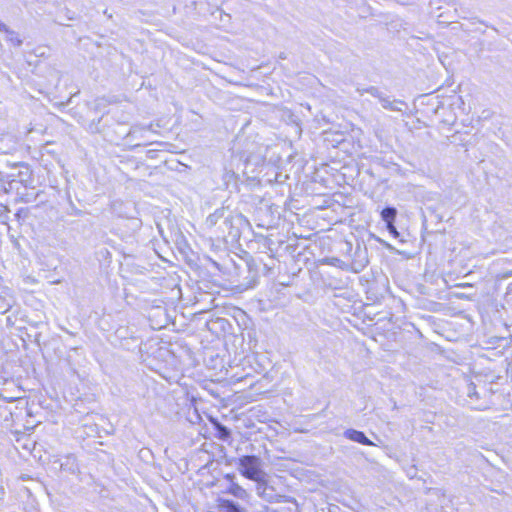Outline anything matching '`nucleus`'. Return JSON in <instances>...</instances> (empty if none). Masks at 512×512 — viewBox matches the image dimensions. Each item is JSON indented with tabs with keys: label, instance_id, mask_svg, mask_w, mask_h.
I'll return each mask as SVG.
<instances>
[{
	"label": "nucleus",
	"instance_id": "obj_1",
	"mask_svg": "<svg viewBox=\"0 0 512 512\" xmlns=\"http://www.w3.org/2000/svg\"><path fill=\"white\" fill-rule=\"evenodd\" d=\"M250 228L248 219L240 213L232 211L227 221H222L217 227L216 233L218 237H222L225 241L230 239L231 242L238 241L245 229Z\"/></svg>",
	"mask_w": 512,
	"mask_h": 512
},
{
	"label": "nucleus",
	"instance_id": "obj_2",
	"mask_svg": "<svg viewBox=\"0 0 512 512\" xmlns=\"http://www.w3.org/2000/svg\"><path fill=\"white\" fill-rule=\"evenodd\" d=\"M261 267L265 269L266 265L261 261L258 262L252 256L245 258L243 264H235L236 275L244 289L254 288L258 284Z\"/></svg>",
	"mask_w": 512,
	"mask_h": 512
},
{
	"label": "nucleus",
	"instance_id": "obj_3",
	"mask_svg": "<svg viewBox=\"0 0 512 512\" xmlns=\"http://www.w3.org/2000/svg\"><path fill=\"white\" fill-rule=\"evenodd\" d=\"M237 466L238 471L245 478L252 481L265 480L266 473L262 468V460L256 455H243L233 458L229 463Z\"/></svg>",
	"mask_w": 512,
	"mask_h": 512
},
{
	"label": "nucleus",
	"instance_id": "obj_4",
	"mask_svg": "<svg viewBox=\"0 0 512 512\" xmlns=\"http://www.w3.org/2000/svg\"><path fill=\"white\" fill-rule=\"evenodd\" d=\"M7 178L9 179V189H13L15 183H20L25 188L33 187V172L30 166L24 162L14 163L12 166V172L7 174Z\"/></svg>",
	"mask_w": 512,
	"mask_h": 512
},
{
	"label": "nucleus",
	"instance_id": "obj_5",
	"mask_svg": "<svg viewBox=\"0 0 512 512\" xmlns=\"http://www.w3.org/2000/svg\"><path fill=\"white\" fill-rule=\"evenodd\" d=\"M369 264L367 247L357 242L352 255V269L354 272H361Z\"/></svg>",
	"mask_w": 512,
	"mask_h": 512
},
{
	"label": "nucleus",
	"instance_id": "obj_6",
	"mask_svg": "<svg viewBox=\"0 0 512 512\" xmlns=\"http://www.w3.org/2000/svg\"><path fill=\"white\" fill-rule=\"evenodd\" d=\"M232 213V210L229 207L222 206L217 208L213 213L208 215L205 220V226L208 229H215L217 231V227L221 224L222 221H227L228 217Z\"/></svg>",
	"mask_w": 512,
	"mask_h": 512
},
{
	"label": "nucleus",
	"instance_id": "obj_7",
	"mask_svg": "<svg viewBox=\"0 0 512 512\" xmlns=\"http://www.w3.org/2000/svg\"><path fill=\"white\" fill-rule=\"evenodd\" d=\"M343 436L352 441L365 446H374L375 444L366 436L363 431L356 430L353 428L346 429L343 432Z\"/></svg>",
	"mask_w": 512,
	"mask_h": 512
},
{
	"label": "nucleus",
	"instance_id": "obj_8",
	"mask_svg": "<svg viewBox=\"0 0 512 512\" xmlns=\"http://www.w3.org/2000/svg\"><path fill=\"white\" fill-rule=\"evenodd\" d=\"M224 493L232 495L234 498L246 501L249 499L250 494L246 489L240 486L237 481L228 483L223 491Z\"/></svg>",
	"mask_w": 512,
	"mask_h": 512
},
{
	"label": "nucleus",
	"instance_id": "obj_9",
	"mask_svg": "<svg viewBox=\"0 0 512 512\" xmlns=\"http://www.w3.org/2000/svg\"><path fill=\"white\" fill-rule=\"evenodd\" d=\"M60 470L71 475H75L80 472L77 459L74 455H66L60 463Z\"/></svg>",
	"mask_w": 512,
	"mask_h": 512
},
{
	"label": "nucleus",
	"instance_id": "obj_10",
	"mask_svg": "<svg viewBox=\"0 0 512 512\" xmlns=\"http://www.w3.org/2000/svg\"><path fill=\"white\" fill-rule=\"evenodd\" d=\"M256 492L259 497L268 502H273L277 497L274 489L268 486L264 480L256 481Z\"/></svg>",
	"mask_w": 512,
	"mask_h": 512
},
{
	"label": "nucleus",
	"instance_id": "obj_11",
	"mask_svg": "<svg viewBox=\"0 0 512 512\" xmlns=\"http://www.w3.org/2000/svg\"><path fill=\"white\" fill-rule=\"evenodd\" d=\"M379 101H380L382 107L386 110L401 112L402 107H400V106H404L405 108H407L406 102H404L402 100H398V99L390 100V98L385 95H383V97Z\"/></svg>",
	"mask_w": 512,
	"mask_h": 512
},
{
	"label": "nucleus",
	"instance_id": "obj_12",
	"mask_svg": "<svg viewBox=\"0 0 512 512\" xmlns=\"http://www.w3.org/2000/svg\"><path fill=\"white\" fill-rule=\"evenodd\" d=\"M214 430L216 431V437L220 440L227 441L231 438V430L220 423L219 421H215L213 423Z\"/></svg>",
	"mask_w": 512,
	"mask_h": 512
},
{
	"label": "nucleus",
	"instance_id": "obj_13",
	"mask_svg": "<svg viewBox=\"0 0 512 512\" xmlns=\"http://www.w3.org/2000/svg\"><path fill=\"white\" fill-rule=\"evenodd\" d=\"M397 209L393 206H386L381 211V219L385 222V224L391 225V223H395L397 217Z\"/></svg>",
	"mask_w": 512,
	"mask_h": 512
},
{
	"label": "nucleus",
	"instance_id": "obj_14",
	"mask_svg": "<svg viewBox=\"0 0 512 512\" xmlns=\"http://www.w3.org/2000/svg\"><path fill=\"white\" fill-rule=\"evenodd\" d=\"M0 32H4L6 34V41L10 42L15 47H20L23 44V40L20 38L19 34L11 30L7 25L5 30H0Z\"/></svg>",
	"mask_w": 512,
	"mask_h": 512
},
{
	"label": "nucleus",
	"instance_id": "obj_15",
	"mask_svg": "<svg viewBox=\"0 0 512 512\" xmlns=\"http://www.w3.org/2000/svg\"><path fill=\"white\" fill-rule=\"evenodd\" d=\"M357 91L360 93V95H363L364 93H368L371 96H373L379 100L384 95V93L382 91H380L379 88H377L375 86H370V87L363 88V89L358 88Z\"/></svg>",
	"mask_w": 512,
	"mask_h": 512
},
{
	"label": "nucleus",
	"instance_id": "obj_16",
	"mask_svg": "<svg viewBox=\"0 0 512 512\" xmlns=\"http://www.w3.org/2000/svg\"><path fill=\"white\" fill-rule=\"evenodd\" d=\"M147 130H148V128L146 129V128H143V127H137V126L132 127V128L130 129V131L127 133V135H126V139H133V138H136V137L138 136V134H139L140 136H142V134H143L144 132H146Z\"/></svg>",
	"mask_w": 512,
	"mask_h": 512
},
{
	"label": "nucleus",
	"instance_id": "obj_17",
	"mask_svg": "<svg viewBox=\"0 0 512 512\" xmlns=\"http://www.w3.org/2000/svg\"><path fill=\"white\" fill-rule=\"evenodd\" d=\"M29 216V209L28 208H19L17 212L15 213V218L18 221H24Z\"/></svg>",
	"mask_w": 512,
	"mask_h": 512
},
{
	"label": "nucleus",
	"instance_id": "obj_18",
	"mask_svg": "<svg viewBox=\"0 0 512 512\" xmlns=\"http://www.w3.org/2000/svg\"><path fill=\"white\" fill-rule=\"evenodd\" d=\"M386 228L394 238H398L400 236V233L398 232L395 223H391V225L386 224Z\"/></svg>",
	"mask_w": 512,
	"mask_h": 512
},
{
	"label": "nucleus",
	"instance_id": "obj_19",
	"mask_svg": "<svg viewBox=\"0 0 512 512\" xmlns=\"http://www.w3.org/2000/svg\"><path fill=\"white\" fill-rule=\"evenodd\" d=\"M223 479L228 483H232L236 481L235 473H227L224 475Z\"/></svg>",
	"mask_w": 512,
	"mask_h": 512
},
{
	"label": "nucleus",
	"instance_id": "obj_20",
	"mask_svg": "<svg viewBox=\"0 0 512 512\" xmlns=\"http://www.w3.org/2000/svg\"><path fill=\"white\" fill-rule=\"evenodd\" d=\"M468 396H469V397H473V396L478 397V393H477V391H476V386H475L473 383H471V384L469 385V388H468Z\"/></svg>",
	"mask_w": 512,
	"mask_h": 512
},
{
	"label": "nucleus",
	"instance_id": "obj_21",
	"mask_svg": "<svg viewBox=\"0 0 512 512\" xmlns=\"http://www.w3.org/2000/svg\"><path fill=\"white\" fill-rule=\"evenodd\" d=\"M69 205L72 210V212H70L69 214H73V213L80 214L81 213V211L76 208V206L74 205V203L72 202V200L70 198H69Z\"/></svg>",
	"mask_w": 512,
	"mask_h": 512
},
{
	"label": "nucleus",
	"instance_id": "obj_22",
	"mask_svg": "<svg viewBox=\"0 0 512 512\" xmlns=\"http://www.w3.org/2000/svg\"><path fill=\"white\" fill-rule=\"evenodd\" d=\"M377 240H378L380 243H382L383 245L387 246L388 248H390V247H391V246H390L389 244H387L385 241H383V240H381V239H379V238H377Z\"/></svg>",
	"mask_w": 512,
	"mask_h": 512
},
{
	"label": "nucleus",
	"instance_id": "obj_23",
	"mask_svg": "<svg viewBox=\"0 0 512 512\" xmlns=\"http://www.w3.org/2000/svg\"><path fill=\"white\" fill-rule=\"evenodd\" d=\"M6 24L0 21V30H5Z\"/></svg>",
	"mask_w": 512,
	"mask_h": 512
},
{
	"label": "nucleus",
	"instance_id": "obj_24",
	"mask_svg": "<svg viewBox=\"0 0 512 512\" xmlns=\"http://www.w3.org/2000/svg\"><path fill=\"white\" fill-rule=\"evenodd\" d=\"M258 226H260V227H266V225H265V224H263V223H259V224H258ZM269 226H270V225H267V227H269Z\"/></svg>",
	"mask_w": 512,
	"mask_h": 512
},
{
	"label": "nucleus",
	"instance_id": "obj_25",
	"mask_svg": "<svg viewBox=\"0 0 512 512\" xmlns=\"http://www.w3.org/2000/svg\"><path fill=\"white\" fill-rule=\"evenodd\" d=\"M4 495V490L2 488H0V497H2Z\"/></svg>",
	"mask_w": 512,
	"mask_h": 512
},
{
	"label": "nucleus",
	"instance_id": "obj_26",
	"mask_svg": "<svg viewBox=\"0 0 512 512\" xmlns=\"http://www.w3.org/2000/svg\"><path fill=\"white\" fill-rule=\"evenodd\" d=\"M22 201H23V202H29V201H30V199H29V198H22Z\"/></svg>",
	"mask_w": 512,
	"mask_h": 512
},
{
	"label": "nucleus",
	"instance_id": "obj_27",
	"mask_svg": "<svg viewBox=\"0 0 512 512\" xmlns=\"http://www.w3.org/2000/svg\"><path fill=\"white\" fill-rule=\"evenodd\" d=\"M70 102V99L67 101V103H61L62 106L67 105Z\"/></svg>",
	"mask_w": 512,
	"mask_h": 512
},
{
	"label": "nucleus",
	"instance_id": "obj_28",
	"mask_svg": "<svg viewBox=\"0 0 512 512\" xmlns=\"http://www.w3.org/2000/svg\"><path fill=\"white\" fill-rule=\"evenodd\" d=\"M5 211H6V212H10V209L6 206V207H5Z\"/></svg>",
	"mask_w": 512,
	"mask_h": 512
}]
</instances>
